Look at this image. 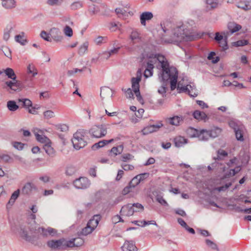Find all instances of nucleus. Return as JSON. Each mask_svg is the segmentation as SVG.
<instances>
[{
    "instance_id": "obj_1",
    "label": "nucleus",
    "mask_w": 251,
    "mask_h": 251,
    "mask_svg": "<svg viewBox=\"0 0 251 251\" xmlns=\"http://www.w3.org/2000/svg\"><path fill=\"white\" fill-rule=\"evenodd\" d=\"M178 72L176 69L173 66H164L161 68L159 75L161 81L170 82L171 90H175L176 87Z\"/></svg>"
},
{
    "instance_id": "obj_2",
    "label": "nucleus",
    "mask_w": 251,
    "mask_h": 251,
    "mask_svg": "<svg viewBox=\"0 0 251 251\" xmlns=\"http://www.w3.org/2000/svg\"><path fill=\"white\" fill-rule=\"evenodd\" d=\"M38 226L33 221L32 223L26 225H20L17 228L20 237L27 242H32L35 241V233L38 232Z\"/></svg>"
},
{
    "instance_id": "obj_3",
    "label": "nucleus",
    "mask_w": 251,
    "mask_h": 251,
    "mask_svg": "<svg viewBox=\"0 0 251 251\" xmlns=\"http://www.w3.org/2000/svg\"><path fill=\"white\" fill-rule=\"evenodd\" d=\"M4 72L8 77L12 79L5 82L6 86L4 88L10 93H11V91H20L23 88L22 84L20 81L16 80V75L13 70L7 68L4 70Z\"/></svg>"
},
{
    "instance_id": "obj_4",
    "label": "nucleus",
    "mask_w": 251,
    "mask_h": 251,
    "mask_svg": "<svg viewBox=\"0 0 251 251\" xmlns=\"http://www.w3.org/2000/svg\"><path fill=\"white\" fill-rule=\"evenodd\" d=\"M204 34V32L195 33L188 32V31H185L183 28L181 27H177L174 33V35L177 37V41H191L202 37Z\"/></svg>"
},
{
    "instance_id": "obj_5",
    "label": "nucleus",
    "mask_w": 251,
    "mask_h": 251,
    "mask_svg": "<svg viewBox=\"0 0 251 251\" xmlns=\"http://www.w3.org/2000/svg\"><path fill=\"white\" fill-rule=\"evenodd\" d=\"M86 133V130L79 129L74 134L72 142L75 149L78 150L84 148L87 145V142L84 139Z\"/></svg>"
},
{
    "instance_id": "obj_6",
    "label": "nucleus",
    "mask_w": 251,
    "mask_h": 251,
    "mask_svg": "<svg viewBox=\"0 0 251 251\" xmlns=\"http://www.w3.org/2000/svg\"><path fill=\"white\" fill-rule=\"evenodd\" d=\"M89 133L94 138H100L107 134V128L104 125H95L89 130Z\"/></svg>"
},
{
    "instance_id": "obj_7",
    "label": "nucleus",
    "mask_w": 251,
    "mask_h": 251,
    "mask_svg": "<svg viewBox=\"0 0 251 251\" xmlns=\"http://www.w3.org/2000/svg\"><path fill=\"white\" fill-rule=\"evenodd\" d=\"M67 241L65 240L64 238L60 239L57 240H50L47 242V246L51 250H65L68 248L67 246Z\"/></svg>"
},
{
    "instance_id": "obj_8",
    "label": "nucleus",
    "mask_w": 251,
    "mask_h": 251,
    "mask_svg": "<svg viewBox=\"0 0 251 251\" xmlns=\"http://www.w3.org/2000/svg\"><path fill=\"white\" fill-rule=\"evenodd\" d=\"M90 181L85 177H80L73 182L74 186L78 189H87L90 186Z\"/></svg>"
},
{
    "instance_id": "obj_9",
    "label": "nucleus",
    "mask_w": 251,
    "mask_h": 251,
    "mask_svg": "<svg viewBox=\"0 0 251 251\" xmlns=\"http://www.w3.org/2000/svg\"><path fill=\"white\" fill-rule=\"evenodd\" d=\"M214 39L220 44V46L222 47V50H225L228 49L227 43V35L225 32H222V34H220L219 32L215 33Z\"/></svg>"
},
{
    "instance_id": "obj_10",
    "label": "nucleus",
    "mask_w": 251,
    "mask_h": 251,
    "mask_svg": "<svg viewBox=\"0 0 251 251\" xmlns=\"http://www.w3.org/2000/svg\"><path fill=\"white\" fill-rule=\"evenodd\" d=\"M113 95V91L109 87L106 86L101 87L100 96L102 101H109L112 97Z\"/></svg>"
},
{
    "instance_id": "obj_11",
    "label": "nucleus",
    "mask_w": 251,
    "mask_h": 251,
    "mask_svg": "<svg viewBox=\"0 0 251 251\" xmlns=\"http://www.w3.org/2000/svg\"><path fill=\"white\" fill-rule=\"evenodd\" d=\"M140 81V79L139 78H132L131 79V83H132V88L133 90L137 97V100L140 102L143 103V100L140 95V91H139V82Z\"/></svg>"
},
{
    "instance_id": "obj_12",
    "label": "nucleus",
    "mask_w": 251,
    "mask_h": 251,
    "mask_svg": "<svg viewBox=\"0 0 251 251\" xmlns=\"http://www.w3.org/2000/svg\"><path fill=\"white\" fill-rule=\"evenodd\" d=\"M137 209H135V208L133 207L131 204L129 203L123 206L120 213L122 216L129 217L133 215L134 212H137Z\"/></svg>"
},
{
    "instance_id": "obj_13",
    "label": "nucleus",
    "mask_w": 251,
    "mask_h": 251,
    "mask_svg": "<svg viewBox=\"0 0 251 251\" xmlns=\"http://www.w3.org/2000/svg\"><path fill=\"white\" fill-rule=\"evenodd\" d=\"M49 34L51 39L57 42H61L63 38L60 29L56 27L51 28L50 30Z\"/></svg>"
},
{
    "instance_id": "obj_14",
    "label": "nucleus",
    "mask_w": 251,
    "mask_h": 251,
    "mask_svg": "<svg viewBox=\"0 0 251 251\" xmlns=\"http://www.w3.org/2000/svg\"><path fill=\"white\" fill-rule=\"evenodd\" d=\"M182 116H175L173 117L166 118L165 121L167 124L172 126H178L183 121Z\"/></svg>"
},
{
    "instance_id": "obj_15",
    "label": "nucleus",
    "mask_w": 251,
    "mask_h": 251,
    "mask_svg": "<svg viewBox=\"0 0 251 251\" xmlns=\"http://www.w3.org/2000/svg\"><path fill=\"white\" fill-rule=\"evenodd\" d=\"M38 233H40L44 237L51 236L52 237L57 235V230L51 227L45 229L43 227H38Z\"/></svg>"
},
{
    "instance_id": "obj_16",
    "label": "nucleus",
    "mask_w": 251,
    "mask_h": 251,
    "mask_svg": "<svg viewBox=\"0 0 251 251\" xmlns=\"http://www.w3.org/2000/svg\"><path fill=\"white\" fill-rule=\"evenodd\" d=\"M195 131L196 132V135L201 141H207L210 138L209 130H195Z\"/></svg>"
},
{
    "instance_id": "obj_17",
    "label": "nucleus",
    "mask_w": 251,
    "mask_h": 251,
    "mask_svg": "<svg viewBox=\"0 0 251 251\" xmlns=\"http://www.w3.org/2000/svg\"><path fill=\"white\" fill-rule=\"evenodd\" d=\"M163 126V125L161 123L158 125H150L143 129L142 132L144 135H147L149 133L157 131L161 127Z\"/></svg>"
},
{
    "instance_id": "obj_18",
    "label": "nucleus",
    "mask_w": 251,
    "mask_h": 251,
    "mask_svg": "<svg viewBox=\"0 0 251 251\" xmlns=\"http://www.w3.org/2000/svg\"><path fill=\"white\" fill-rule=\"evenodd\" d=\"M153 64L154 61L152 60H150L147 62V68L144 73V76L146 78H148L152 75V70L154 68Z\"/></svg>"
},
{
    "instance_id": "obj_19",
    "label": "nucleus",
    "mask_w": 251,
    "mask_h": 251,
    "mask_svg": "<svg viewBox=\"0 0 251 251\" xmlns=\"http://www.w3.org/2000/svg\"><path fill=\"white\" fill-rule=\"evenodd\" d=\"M114 140H115V139H110L108 140H101V141H99V142L94 144L92 146L91 149L92 150H94V151L97 150L98 149H99L100 148L103 147L104 146H105V145H106L109 143H112Z\"/></svg>"
},
{
    "instance_id": "obj_20",
    "label": "nucleus",
    "mask_w": 251,
    "mask_h": 251,
    "mask_svg": "<svg viewBox=\"0 0 251 251\" xmlns=\"http://www.w3.org/2000/svg\"><path fill=\"white\" fill-rule=\"evenodd\" d=\"M84 243L83 240L81 238H74L70 241H67L68 248L74 247H79L81 246Z\"/></svg>"
},
{
    "instance_id": "obj_21",
    "label": "nucleus",
    "mask_w": 251,
    "mask_h": 251,
    "mask_svg": "<svg viewBox=\"0 0 251 251\" xmlns=\"http://www.w3.org/2000/svg\"><path fill=\"white\" fill-rule=\"evenodd\" d=\"M123 251H137V248L132 241H126L122 246Z\"/></svg>"
},
{
    "instance_id": "obj_22",
    "label": "nucleus",
    "mask_w": 251,
    "mask_h": 251,
    "mask_svg": "<svg viewBox=\"0 0 251 251\" xmlns=\"http://www.w3.org/2000/svg\"><path fill=\"white\" fill-rule=\"evenodd\" d=\"M20 191L19 189H18L14 191L11 197L10 200H9L8 202H7L6 204V208L7 209H9L11 207V206L14 204L15 203V201L17 199V198L19 197L20 195Z\"/></svg>"
},
{
    "instance_id": "obj_23",
    "label": "nucleus",
    "mask_w": 251,
    "mask_h": 251,
    "mask_svg": "<svg viewBox=\"0 0 251 251\" xmlns=\"http://www.w3.org/2000/svg\"><path fill=\"white\" fill-rule=\"evenodd\" d=\"M101 216L100 215H95L93 218L90 219L87 225L90 226L93 230L97 226L100 220Z\"/></svg>"
},
{
    "instance_id": "obj_24",
    "label": "nucleus",
    "mask_w": 251,
    "mask_h": 251,
    "mask_svg": "<svg viewBox=\"0 0 251 251\" xmlns=\"http://www.w3.org/2000/svg\"><path fill=\"white\" fill-rule=\"evenodd\" d=\"M152 60L154 61V63L158 61L160 64L161 68L163 67V66H168V65H169L166 58L162 55H156L155 57Z\"/></svg>"
},
{
    "instance_id": "obj_25",
    "label": "nucleus",
    "mask_w": 251,
    "mask_h": 251,
    "mask_svg": "<svg viewBox=\"0 0 251 251\" xmlns=\"http://www.w3.org/2000/svg\"><path fill=\"white\" fill-rule=\"evenodd\" d=\"M193 116L195 119L199 121H203L205 122L208 119L207 115L204 112L199 110H195L193 113Z\"/></svg>"
},
{
    "instance_id": "obj_26",
    "label": "nucleus",
    "mask_w": 251,
    "mask_h": 251,
    "mask_svg": "<svg viewBox=\"0 0 251 251\" xmlns=\"http://www.w3.org/2000/svg\"><path fill=\"white\" fill-rule=\"evenodd\" d=\"M153 18V14L151 12H143L140 15V22L141 24L143 25H146V21L151 20Z\"/></svg>"
},
{
    "instance_id": "obj_27",
    "label": "nucleus",
    "mask_w": 251,
    "mask_h": 251,
    "mask_svg": "<svg viewBox=\"0 0 251 251\" xmlns=\"http://www.w3.org/2000/svg\"><path fill=\"white\" fill-rule=\"evenodd\" d=\"M2 6L7 9H10L15 7V0H0Z\"/></svg>"
},
{
    "instance_id": "obj_28",
    "label": "nucleus",
    "mask_w": 251,
    "mask_h": 251,
    "mask_svg": "<svg viewBox=\"0 0 251 251\" xmlns=\"http://www.w3.org/2000/svg\"><path fill=\"white\" fill-rule=\"evenodd\" d=\"M37 130H38L37 129H34L33 130V133L34 134V135L35 136L36 140L38 142H40L42 143L45 144L47 142H49V141H50V139L48 138H47V137H46L45 136H44L43 135L39 134L38 133L39 131H37Z\"/></svg>"
},
{
    "instance_id": "obj_29",
    "label": "nucleus",
    "mask_w": 251,
    "mask_h": 251,
    "mask_svg": "<svg viewBox=\"0 0 251 251\" xmlns=\"http://www.w3.org/2000/svg\"><path fill=\"white\" fill-rule=\"evenodd\" d=\"M227 27L231 33H233L241 29L242 26L241 25L237 24L235 23L229 22L227 25Z\"/></svg>"
},
{
    "instance_id": "obj_30",
    "label": "nucleus",
    "mask_w": 251,
    "mask_h": 251,
    "mask_svg": "<svg viewBox=\"0 0 251 251\" xmlns=\"http://www.w3.org/2000/svg\"><path fill=\"white\" fill-rule=\"evenodd\" d=\"M34 188H35L34 185L30 182H28L23 187L22 189V193L24 194H28L31 193Z\"/></svg>"
},
{
    "instance_id": "obj_31",
    "label": "nucleus",
    "mask_w": 251,
    "mask_h": 251,
    "mask_svg": "<svg viewBox=\"0 0 251 251\" xmlns=\"http://www.w3.org/2000/svg\"><path fill=\"white\" fill-rule=\"evenodd\" d=\"M124 150L123 145H120L117 147H113L110 151L109 152L114 154V156H116L118 154H120L122 153Z\"/></svg>"
},
{
    "instance_id": "obj_32",
    "label": "nucleus",
    "mask_w": 251,
    "mask_h": 251,
    "mask_svg": "<svg viewBox=\"0 0 251 251\" xmlns=\"http://www.w3.org/2000/svg\"><path fill=\"white\" fill-rule=\"evenodd\" d=\"M43 149L48 155L52 156L54 154V150L51 146L50 141L45 144Z\"/></svg>"
},
{
    "instance_id": "obj_33",
    "label": "nucleus",
    "mask_w": 251,
    "mask_h": 251,
    "mask_svg": "<svg viewBox=\"0 0 251 251\" xmlns=\"http://www.w3.org/2000/svg\"><path fill=\"white\" fill-rule=\"evenodd\" d=\"M174 142L176 147H180L187 143V139L183 137L178 136L174 139Z\"/></svg>"
},
{
    "instance_id": "obj_34",
    "label": "nucleus",
    "mask_w": 251,
    "mask_h": 251,
    "mask_svg": "<svg viewBox=\"0 0 251 251\" xmlns=\"http://www.w3.org/2000/svg\"><path fill=\"white\" fill-rule=\"evenodd\" d=\"M13 30V26L11 24L7 25L6 28L4 29L3 37L5 41H7L9 39L10 33Z\"/></svg>"
},
{
    "instance_id": "obj_35",
    "label": "nucleus",
    "mask_w": 251,
    "mask_h": 251,
    "mask_svg": "<svg viewBox=\"0 0 251 251\" xmlns=\"http://www.w3.org/2000/svg\"><path fill=\"white\" fill-rule=\"evenodd\" d=\"M236 138L238 141H243L244 140L243 137L244 131L243 127L241 126L234 131Z\"/></svg>"
},
{
    "instance_id": "obj_36",
    "label": "nucleus",
    "mask_w": 251,
    "mask_h": 251,
    "mask_svg": "<svg viewBox=\"0 0 251 251\" xmlns=\"http://www.w3.org/2000/svg\"><path fill=\"white\" fill-rule=\"evenodd\" d=\"M7 107L10 111H15L18 109L19 106L14 100H9L7 102Z\"/></svg>"
},
{
    "instance_id": "obj_37",
    "label": "nucleus",
    "mask_w": 251,
    "mask_h": 251,
    "mask_svg": "<svg viewBox=\"0 0 251 251\" xmlns=\"http://www.w3.org/2000/svg\"><path fill=\"white\" fill-rule=\"evenodd\" d=\"M99 12V9L96 5L92 4L89 5L88 9V13L91 17L97 14Z\"/></svg>"
},
{
    "instance_id": "obj_38",
    "label": "nucleus",
    "mask_w": 251,
    "mask_h": 251,
    "mask_svg": "<svg viewBox=\"0 0 251 251\" xmlns=\"http://www.w3.org/2000/svg\"><path fill=\"white\" fill-rule=\"evenodd\" d=\"M206 4L208 5L211 8L214 9L218 7L221 4V0H206Z\"/></svg>"
},
{
    "instance_id": "obj_39",
    "label": "nucleus",
    "mask_w": 251,
    "mask_h": 251,
    "mask_svg": "<svg viewBox=\"0 0 251 251\" xmlns=\"http://www.w3.org/2000/svg\"><path fill=\"white\" fill-rule=\"evenodd\" d=\"M209 131L210 137L216 138L221 134L222 129L219 127H215L213 129L209 130Z\"/></svg>"
},
{
    "instance_id": "obj_40",
    "label": "nucleus",
    "mask_w": 251,
    "mask_h": 251,
    "mask_svg": "<svg viewBox=\"0 0 251 251\" xmlns=\"http://www.w3.org/2000/svg\"><path fill=\"white\" fill-rule=\"evenodd\" d=\"M237 6L238 8H242L246 10L251 9V5L248 1H240L238 2Z\"/></svg>"
},
{
    "instance_id": "obj_41",
    "label": "nucleus",
    "mask_w": 251,
    "mask_h": 251,
    "mask_svg": "<svg viewBox=\"0 0 251 251\" xmlns=\"http://www.w3.org/2000/svg\"><path fill=\"white\" fill-rule=\"evenodd\" d=\"M76 172V168L73 165L67 166L65 171V174L68 176H71L74 175Z\"/></svg>"
},
{
    "instance_id": "obj_42",
    "label": "nucleus",
    "mask_w": 251,
    "mask_h": 251,
    "mask_svg": "<svg viewBox=\"0 0 251 251\" xmlns=\"http://www.w3.org/2000/svg\"><path fill=\"white\" fill-rule=\"evenodd\" d=\"M188 86H189V87H191V85H187L186 86H183L182 84L180 83V82H179L178 84H177V90H179L180 92H186L188 90H189V88H188ZM189 94L191 96H194V95L195 96H197V94H195L194 93V95H193L192 94H191L190 93V92L189 91Z\"/></svg>"
},
{
    "instance_id": "obj_43",
    "label": "nucleus",
    "mask_w": 251,
    "mask_h": 251,
    "mask_svg": "<svg viewBox=\"0 0 251 251\" xmlns=\"http://www.w3.org/2000/svg\"><path fill=\"white\" fill-rule=\"evenodd\" d=\"M130 39L133 44H135L138 42L140 39L138 32L135 30L132 31L130 35Z\"/></svg>"
},
{
    "instance_id": "obj_44",
    "label": "nucleus",
    "mask_w": 251,
    "mask_h": 251,
    "mask_svg": "<svg viewBox=\"0 0 251 251\" xmlns=\"http://www.w3.org/2000/svg\"><path fill=\"white\" fill-rule=\"evenodd\" d=\"M162 82L161 87L158 89V92L160 94L164 95L165 94L167 91V85L168 84V82L161 81Z\"/></svg>"
},
{
    "instance_id": "obj_45",
    "label": "nucleus",
    "mask_w": 251,
    "mask_h": 251,
    "mask_svg": "<svg viewBox=\"0 0 251 251\" xmlns=\"http://www.w3.org/2000/svg\"><path fill=\"white\" fill-rule=\"evenodd\" d=\"M227 155V153L224 150L220 149L217 151V157H214V160H220L222 159V157H226Z\"/></svg>"
},
{
    "instance_id": "obj_46",
    "label": "nucleus",
    "mask_w": 251,
    "mask_h": 251,
    "mask_svg": "<svg viewBox=\"0 0 251 251\" xmlns=\"http://www.w3.org/2000/svg\"><path fill=\"white\" fill-rule=\"evenodd\" d=\"M27 73L32 74L34 76L38 74V71L35 66L32 64H29L27 66Z\"/></svg>"
},
{
    "instance_id": "obj_47",
    "label": "nucleus",
    "mask_w": 251,
    "mask_h": 251,
    "mask_svg": "<svg viewBox=\"0 0 251 251\" xmlns=\"http://www.w3.org/2000/svg\"><path fill=\"white\" fill-rule=\"evenodd\" d=\"M18 102H22L23 106L25 108H29L32 106L31 101L27 99H18Z\"/></svg>"
},
{
    "instance_id": "obj_48",
    "label": "nucleus",
    "mask_w": 251,
    "mask_h": 251,
    "mask_svg": "<svg viewBox=\"0 0 251 251\" xmlns=\"http://www.w3.org/2000/svg\"><path fill=\"white\" fill-rule=\"evenodd\" d=\"M88 43L87 42H84L83 45H82L78 50V54L80 55H82L84 54V53L86 52L88 50Z\"/></svg>"
},
{
    "instance_id": "obj_49",
    "label": "nucleus",
    "mask_w": 251,
    "mask_h": 251,
    "mask_svg": "<svg viewBox=\"0 0 251 251\" xmlns=\"http://www.w3.org/2000/svg\"><path fill=\"white\" fill-rule=\"evenodd\" d=\"M119 49H120L119 47L114 48L112 50H109L108 52H104L103 53V55H105L106 59H107L110 57V56L117 53L119 51Z\"/></svg>"
},
{
    "instance_id": "obj_50",
    "label": "nucleus",
    "mask_w": 251,
    "mask_h": 251,
    "mask_svg": "<svg viewBox=\"0 0 251 251\" xmlns=\"http://www.w3.org/2000/svg\"><path fill=\"white\" fill-rule=\"evenodd\" d=\"M134 156L130 153H124L121 156V160L123 162H127L133 159Z\"/></svg>"
},
{
    "instance_id": "obj_51",
    "label": "nucleus",
    "mask_w": 251,
    "mask_h": 251,
    "mask_svg": "<svg viewBox=\"0 0 251 251\" xmlns=\"http://www.w3.org/2000/svg\"><path fill=\"white\" fill-rule=\"evenodd\" d=\"M93 230H94L93 228H92L87 224V226L82 229L80 232V234L82 235L86 236L89 234L91 233Z\"/></svg>"
},
{
    "instance_id": "obj_52",
    "label": "nucleus",
    "mask_w": 251,
    "mask_h": 251,
    "mask_svg": "<svg viewBox=\"0 0 251 251\" xmlns=\"http://www.w3.org/2000/svg\"><path fill=\"white\" fill-rule=\"evenodd\" d=\"M63 0H48L47 3L50 6H59L63 3Z\"/></svg>"
},
{
    "instance_id": "obj_53",
    "label": "nucleus",
    "mask_w": 251,
    "mask_h": 251,
    "mask_svg": "<svg viewBox=\"0 0 251 251\" xmlns=\"http://www.w3.org/2000/svg\"><path fill=\"white\" fill-rule=\"evenodd\" d=\"M63 32L64 34L69 37H71L73 36V31L72 29L71 28V27L69 25H66L64 29H63Z\"/></svg>"
},
{
    "instance_id": "obj_54",
    "label": "nucleus",
    "mask_w": 251,
    "mask_h": 251,
    "mask_svg": "<svg viewBox=\"0 0 251 251\" xmlns=\"http://www.w3.org/2000/svg\"><path fill=\"white\" fill-rule=\"evenodd\" d=\"M215 54V52L212 51L209 54L207 57V58L209 60H211L212 62L214 64L217 63L220 60V57L219 56H216L215 58L214 57Z\"/></svg>"
},
{
    "instance_id": "obj_55",
    "label": "nucleus",
    "mask_w": 251,
    "mask_h": 251,
    "mask_svg": "<svg viewBox=\"0 0 251 251\" xmlns=\"http://www.w3.org/2000/svg\"><path fill=\"white\" fill-rule=\"evenodd\" d=\"M205 242L206 245L212 250H215L217 251H219V249L217 245L209 239H206Z\"/></svg>"
},
{
    "instance_id": "obj_56",
    "label": "nucleus",
    "mask_w": 251,
    "mask_h": 251,
    "mask_svg": "<svg viewBox=\"0 0 251 251\" xmlns=\"http://www.w3.org/2000/svg\"><path fill=\"white\" fill-rule=\"evenodd\" d=\"M83 6V3L80 1H75L71 4L70 7L72 10H76Z\"/></svg>"
},
{
    "instance_id": "obj_57",
    "label": "nucleus",
    "mask_w": 251,
    "mask_h": 251,
    "mask_svg": "<svg viewBox=\"0 0 251 251\" xmlns=\"http://www.w3.org/2000/svg\"><path fill=\"white\" fill-rule=\"evenodd\" d=\"M249 42L247 40H240L233 43V45L236 47H241L248 45Z\"/></svg>"
},
{
    "instance_id": "obj_58",
    "label": "nucleus",
    "mask_w": 251,
    "mask_h": 251,
    "mask_svg": "<svg viewBox=\"0 0 251 251\" xmlns=\"http://www.w3.org/2000/svg\"><path fill=\"white\" fill-rule=\"evenodd\" d=\"M41 37L44 39L45 40L48 41V42H51V39L50 37V35L49 34V33H48L46 31L43 30L40 33Z\"/></svg>"
},
{
    "instance_id": "obj_59",
    "label": "nucleus",
    "mask_w": 251,
    "mask_h": 251,
    "mask_svg": "<svg viewBox=\"0 0 251 251\" xmlns=\"http://www.w3.org/2000/svg\"><path fill=\"white\" fill-rule=\"evenodd\" d=\"M138 178V177H137L136 176L131 179V180L129 183L130 186H131L133 188H134L136 186H137L140 183Z\"/></svg>"
},
{
    "instance_id": "obj_60",
    "label": "nucleus",
    "mask_w": 251,
    "mask_h": 251,
    "mask_svg": "<svg viewBox=\"0 0 251 251\" xmlns=\"http://www.w3.org/2000/svg\"><path fill=\"white\" fill-rule=\"evenodd\" d=\"M16 42L20 43L22 45H25L26 42V40L24 39L23 37L21 35H17L15 37Z\"/></svg>"
},
{
    "instance_id": "obj_61",
    "label": "nucleus",
    "mask_w": 251,
    "mask_h": 251,
    "mask_svg": "<svg viewBox=\"0 0 251 251\" xmlns=\"http://www.w3.org/2000/svg\"><path fill=\"white\" fill-rule=\"evenodd\" d=\"M44 116L46 119H49L54 117V113L51 110H47L44 112Z\"/></svg>"
},
{
    "instance_id": "obj_62",
    "label": "nucleus",
    "mask_w": 251,
    "mask_h": 251,
    "mask_svg": "<svg viewBox=\"0 0 251 251\" xmlns=\"http://www.w3.org/2000/svg\"><path fill=\"white\" fill-rule=\"evenodd\" d=\"M122 167L126 171H132L134 169V167L132 165L130 164H122Z\"/></svg>"
},
{
    "instance_id": "obj_63",
    "label": "nucleus",
    "mask_w": 251,
    "mask_h": 251,
    "mask_svg": "<svg viewBox=\"0 0 251 251\" xmlns=\"http://www.w3.org/2000/svg\"><path fill=\"white\" fill-rule=\"evenodd\" d=\"M149 176V173H143L137 175L136 176L138 177V180L140 182L143 181L145 180L147 177Z\"/></svg>"
},
{
    "instance_id": "obj_64",
    "label": "nucleus",
    "mask_w": 251,
    "mask_h": 251,
    "mask_svg": "<svg viewBox=\"0 0 251 251\" xmlns=\"http://www.w3.org/2000/svg\"><path fill=\"white\" fill-rule=\"evenodd\" d=\"M1 50L6 56L8 57L11 56V51L7 47H2Z\"/></svg>"
}]
</instances>
